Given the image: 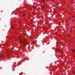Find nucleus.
Masks as SVG:
<instances>
[{
	"label": "nucleus",
	"mask_w": 75,
	"mask_h": 75,
	"mask_svg": "<svg viewBox=\"0 0 75 75\" xmlns=\"http://www.w3.org/2000/svg\"><path fill=\"white\" fill-rule=\"evenodd\" d=\"M18 39H19V40H20V38H21V37H18Z\"/></svg>",
	"instance_id": "1"
},
{
	"label": "nucleus",
	"mask_w": 75,
	"mask_h": 75,
	"mask_svg": "<svg viewBox=\"0 0 75 75\" xmlns=\"http://www.w3.org/2000/svg\"><path fill=\"white\" fill-rule=\"evenodd\" d=\"M42 3H44V2H45V0H44L42 1Z\"/></svg>",
	"instance_id": "2"
},
{
	"label": "nucleus",
	"mask_w": 75,
	"mask_h": 75,
	"mask_svg": "<svg viewBox=\"0 0 75 75\" xmlns=\"http://www.w3.org/2000/svg\"><path fill=\"white\" fill-rule=\"evenodd\" d=\"M42 8L44 9V6H42Z\"/></svg>",
	"instance_id": "3"
},
{
	"label": "nucleus",
	"mask_w": 75,
	"mask_h": 75,
	"mask_svg": "<svg viewBox=\"0 0 75 75\" xmlns=\"http://www.w3.org/2000/svg\"><path fill=\"white\" fill-rule=\"evenodd\" d=\"M70 19H71V18H69V20H70Z\"/></svg>",
	"instance_id": "4"
},
{
	"label": "nucleus",
	"mask_w": 75,
	"mask_h": 75,
	"mask_svg": "<svg viewBox=\"0 0 75 75\" xmlns=\"http://www.w3.org/2000/svg\"><path fill=\"white\" fill-rule=\"evenodd\" d=\"M8 58H9V56L8 55Z\"/></svg>",
	"instance_id": "5"
},
{
	"label": "nucleus",
	"mask_w": 75,
	"mask_h": 75,
	"mask_svg": "<svg viewBox=\"0 0 75 75\" xmlns=\"http://www.w3.org/2000/svg\"><path fill=\"white\" fill-rule=\"evenodd\" d=\"M73 73H74V71H73Z\"/></svg>",
	"instance_id": "6"
},
{
	"label": "nucleus",
	"mask_w": 75,
	"mask_h": 75,
	"mask_svg": "<svg viewBox=\"0 0 75 75\" xmlns=\"http://www.w3.org/2000/svg\"><path fill=\"white\" fill-rule=\"evenodd\" d=\"M27 5H28V4H26V6H27Z\"/></svg>",
	"instance_id": "7"
},
{
	"label": "nucleus",
	"mask_w": 75,
	"mask_h": 75,
	"mask_svg": "<svg viewBox=\"0 0 75 75\" xmlns=\"http://www.w3.org/2000/svg\"><path fill=\"white\" fill-rule=\"evenodd\" d=\"M74 52H75V50H74Z\"/></svg>",
	"instance_id": "8"
}]
</instances>
